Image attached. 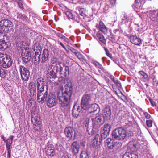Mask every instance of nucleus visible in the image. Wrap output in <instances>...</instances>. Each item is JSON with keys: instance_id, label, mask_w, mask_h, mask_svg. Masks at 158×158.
<instances>
[{"instance_id": "obj_1", "label": "nucleus", "mask_w": 158, "mask_h": 158, "mask_svg": "<svg viewBox=\"0 0 158 158\" xmlns=\"http://www.w3.org/2000/svg\"><path fill=\"white\" fill-rule=\"evenodd\" d=\"M58 82L61 85H64L65 83V79L64 77H61L58 78ZM65 88V90L63 92L62 90L63 89V86L61 85L60 86V90L57 92V97L59 100L60 104L63 107L67 106L69 104L73 90L71 85H66Z\"/></svg>"}, {"instance_id": "obj_2", "label": "nucleus", "mask_w": 158, "mask_h": 158, "mask_svg": "<svg viewBox=\"0 0 158 158\" xmlns=\"http://www.w3.org/2000/svg\"><path fill=\"white\" fill-rule=\"evenodd\" d=\"M36 85L37 100L39 102L43 103L46 100L48 96V86L45 84L44 79L41 78L37 79Z\"/></svg>"}, {"instance_id": "obj_3", "label": "nucleus", "mask_w": 158, "mask_h": 158, "mask_svg": "<svg viewBox=\"0 0 158 158\" xmlns=\"http://www.w3.org/2000/svg\"><path fill=\"white\" fill-rule=\"evenodd\" d=\"M111 134L113 138L118 140L123 141L127 136V133L124 129L120 127L113 131Z\"/></svg>"}, {"instance_id": "obj_4", "label": "nucleus", "mask_w": 158, "mask_h": 158, "mask_svg": "<svg viewBox=\"0 0 158 158\" xmlns=\"http://www.w3.org/2000/svg\"><path fill=\"white\" fill-rule=\"evenodd\" d=\"M12 63L9 56L6 54L0 52V64L4 68H7L10 67Z\"/></svg>"}, {"instance_id": "obj_5", "label": "nucleus", "mask_w": 158, "mask_h": 158, "mask_svg": "<svg viewBox=\"0 0 158 158\" xmlns=\"http://www.w3.org/2000/svg\"><path fill=\"white\" fill-rule=\"evenodd\" d=\"M0 26L2 30L9 32L12 31L13 25L10 20L3 19L0 21Z\"/></svg>"}, {"instance_id": "obj_6", "label": "nucleus", "mask_w": 158, "mask_h": 158, "mask_svg": "<svg viewBox=\"0 0 158 158\" xmlns=\"http://www.w3.org/2000/svg\"><path fill=\"white\" fill-rule=\"evenodd\" d=\"M59 71V66L56 63H53L50 65L47 70V77L50 75L52 78L57 77L56 74Z\"/></svg>"}, {"instance_id": "obj_7", "label": "nucleus", "mask_w": 158, "mask_h": 158, "mask_svg": "<svg viewBox=\"0 0 158 158\" xmlns=\"http://www.w3.org/2000/svg\"><path fill=\"white\" fill-rule=\"evenodd\" d=\"M90 95L87 94L84 95L81 102L82 108L85 110H87L89 107L91 102L93 101Z\"/></svg>"}, {"instance_id": "obj_8", "label": "nucleus", "mask_w": 158, "mask_h": 158, "mask_svg": "<svg viewBox=\"0 0 158 158\" xmlns=\"http://www.w3.org/2000/svg\"><path fill=\"white\" fill-rule=\"evenodd\" d=\"M104 116L101 114H97L95 117L93 119L92 125L93 127L97 129L103 124L104 122Z\"/></svg>"}, {"instance_id": "obj_9", "label": "nucleus", "mask_w": 158, "mask_h": 158, "mask_svg": "<svg viewBox=\"0 0 158 158\" xmlns=\"http://www.w3.org/2000/svg\"><path fill=\"white\" fill-rule=\"evenodd\" d=\"M18 69L22 80L27 81L29 77L30 72L28 69L23 65H19Z\"/></svg>"}, {"instance_id": "obj_10", "label": "nucleus", "mask_w": 158, "mask_h": 158, "mask_svg": "<svg viewBox=\"0 0 158 158\" xmlns=\"http://www.w3.org/2000/svg\"><path fill=\"white\" fill-rule=\"evenodd\" d=\"M46 101L48 106L50 108L56 106L58 102L56 97L53 92L49 93Z\"/></svg>"}, {"instance_id": "obj_11", "label": "nucleus", "mask_w": 158, "mask_h": 158, "mask_svg": "<svg viewBox=\"0 0 158 158\" xmlns=\"http://www.w3.org/2000/svg\"><path fill=\"white\" fill-rule=\"evenodd\" d=\"M35 52L33 60L34 61H39L40 58L42 48L39 43H36L34 45L33 48Z\"/></svg>"}, {"instance_id": "obj_12", "label": "nucleus", "mask_w": 158, "mask_h": 158, "mask_svg": "<svg viewBox=\"0 0 158 158\" xmlns=\"http://www.w3.org/2000/svg\"><path fill=\"white\" fill-rule=\"evenodd\" d=\"M31 120L33 123L35 130H38L40 129V124L41 123V120L39 117V116L37 114H34L31 116Z\"/></svg>"}, {"instance_id": "obj_13", "label": "nucleus", "mask_w": 158, "mask_h": 158, "mask_svg": "<svg viewBox=\"0 0 158 158\" xmlns=\"http://www.w3.org/2000/svg\"><path fill=\"white\" fill-rule=\"evenodd\" d=\"M49 51L47 49H44L42 54L41 57V63L43 67L44 65L47 66L48 65L47 62H46L48 60L49 56Z\"/></svg>"}, {"instance_id": "obj_14", "label": "nucleus", "mask_w": 158, "mask_h": 158, "mask_svg": "<svg viewBox=\"0 0 158 158\" xmlns=\"http://www.w3.org/2000/svg\"><path fill=\"white\" fill-rule=\"evenodd\" d=\"M28 89L30 92L31 97H32V98H36V86L35 83L33 82L29 83Z\"/></svg>"}, {"instance_id": "obj_15", "label": "nucleus", "mask_w": 158, "mask_h": 158, "mask_svg": "<svg viewBox=\"0 0 158 158\" xmlns=\"http://www.w3.org/2000/svg\"><path fill=\"white\" fill-rule=\"evenodd\" d=\"M102 112L103 113L102 115L104 116L106 119L108 120L110 118L111 111V109L109 106L105 105L103 107Z\"/></svg>"}, {"instance_id": "obj_16", "label": "nucleus", "mask_w": 158, "mask_h": 158, "mask_svg": "<svg viewBox=\"0 0 158 158\" xmlns=\"http://www.w3.org/2000/svg\"><path fill=\"white\" fill-rule=\"evenodd\" d=\"M64 133L66 136L69 139L72 138L73 136H74V137L75 136L74 130L72 127L69 126L65 128Z\"/></svg>"}, {"instance_id": "obj_17", "label": "nucleus", "mask_w": 158, "mask_h": 158, "mask_svg": "<svg viewBox=\"0 0 158 158\" xmlns=\"http://www.w3.org/2000/svg\"><path fill=\"white\" fill-rule=\"evenodd\" d=\"M130 42L133 44L139 46L142 44V40L135 35H133L130 37Z\"/></svg>"}, {"instance_id": "obj_18", "label": "nucleus", "mask_w": 158, "mask_h": 158, "mask_svg": "<svg viewBox=\"0 0 158 158\" xmlns=\"http://www.w3.org/2000/svg\"><path fill=\"white\" fill-rule=\"evenodd\" d=\"M80 107L78 105L75 104L73 107L72 109V114L73 116L75 118H77L79 115L80 112Z\"/></svg>"}, {"instance_id": "obj_19", "label": "nucleus", "mask_w": 158, "mask_h": 158, "mask_svg": "<svg viewBox=\"0 0 158 158\" xmlns=\"http://www.w3.org/2000/svg\"><path fill=\"white\" fill-rule=\"evenodd\" d=\"M13 138L14 136L12 135L10 136L8 139L4 136L2 137V139L6 143V149H11V146L12 143Z\"/></svg>"}, {"instance_id": "obj_20", "label": "nucleus", "mask_w": 158, "mask_h": 158, "mask_svg": "<svg viewBox=\"0 0 158 158\" xmlns=\"http://www.w3.org/2000/svg\"><path fill=\"white\" fill-rule=\"evenodd\" d=\"M79 143L77 142H73L71 146V150L73 153L74 154H77L79 150Z\"/></svg>"}, {"instance_id": "obj_21", "label": "nucleus", "mask_w": 158, "mask_h": 158, "mask_svg": "<svg viewBox=\"0 0 158 158\" xmlns=\"http://www.w3.org/2000/svg\"><path fill=\"white\" fill-rule=\"evenodd\" d=\"M137 144L132 142H130L128 144V151L129 152H137Z\"/></svg>"}, {"instance_id": "obj_22", "label": "nucleus", "mask_w": 158, "mask_h": 158, "mask_svg": "<svg viewBox=\"0 0 158 158\" xmlns=\"http://www.w3.org/2000/svg\"><path fill=\"white\" fill-rule=\"evenodd\" d=\"M98 28L99 31L102 32L104 34L106 33L107 32V28L102 21H100L99 23Z\"/></svg>"}, {"instance_id": "obj_23", "label": "nucleus", "mask_w": 158, "mask_h": 158, "mask_svg": "<svg viewBox=\"0 0 158 158\" xmlns=\"http://www.w3.org/2000/svg\"><path fill=\"white\" fill-rule=\"evenodd\" d=\"M17 18L18 19L19 21L22 22H25L28 19V18L25 15L19 13H17Z\"/></svg>"}, {"instance_id": "obj_24", "label": "nucleus", "mask_w": 158, "mask_h": 158, "mask_svg": "<svg viewBox=\"0 0 158 158\" xmlns=\"http://www.w3.org/2000/svg\"><path fill=\"white\" fill-rule=\"evenodd\" d=\"M45 152L47 155L50 156H53L55 154L53 148L48 146L45 148Z\"/></svg>"}, {"instance_id": "obj_25", "label": "nucleus", "mask_w": 158, "mask_h": 158, "mask_svg": "<svg viewBox=\"0 0 158 158\" xmlns=\"http://www.w3.org/2000/svg\"><path fill=\"white\" fill-rule=\"evenodd\" d=\"M8 47V44L7 42H5V40L0 41V49L4 50L6 49Z\"/></svg>"}, {"instance_id": "obj_26", "label": "nucleus", "mask_w": 158, "mask_h": 158, "mask_svg": "<svg viewBox=\"0 0 158 158\" xmlns=\"http://www.w3.org/2000/svg\"><path fill=\"white\" fill-rule=\"evenodd\" d=\"M108 148L110 149L114 148V141L111 139H108L106 141Z\"/></svg>"}, {"instance_id": "obj_27", "label": "nucleus", "mask_w": 158, "mask_h": 158, "mask_svg": "<svg viewBox=\"0 0 158 158\" xmlns=\"http://www.w3.org/2000/svg\"><path fill=\"white\" fill-rule=\"evenodd\" d=\"M71 51L72 52L74 53L79 60H82L83 59V56L73 48L72 49Z\"/></svg>"}, {"instance_id": "obj_28", "label": "nucleus", "mask_w": 158, "mask_h": 158, "mask_svg": "<svg viewBox=\"0 0 158 158\" xmlns=\"http://www.w3.org/2000/svg\"><path fill=\"white\" fill-rule=\"evenodd\" d=\"M97 36L99 40L104 44H106V41L105 39L104 36L100 33L99 31H98L97 33Z\"/></svg>"}, {"instance_id": "obj_29", "label": "nucleus", "mask_w": 158, "mask_h": 158, "mask_svg": "<svg viewBox=\"0 0 158 158\" xmlns=\"http://www.w3.org/2000/svg\"><path fill=\"white\" fill-rule=\"evenodd\" d=\"M99 108L98 105L96 103L90 104L89 107L87 109L89 111L94 112L97 110Z\"/></svg>"}, {"instance_id": "obj_30", "label": "nucleus", "mask_w": 158, "mask_h": 158, "mask_svg": "<svg viewBox=\"0 0 158 158\" xmlns=\"http://www.w3.org/2000/svg\"><path fill=\"white\" fill-rule=\"evenodd\" d=\"M146 0H135V3L134 6L137 9H139L142 3L145 2Z\"/></svg>"}, {"instance_id": "obj_31", "label": "nucleus", "mask_w": 158, "mask_h": 158, "mask_svg": "<svg viewBox=\"0 0 158 158\" xmlns=\"http://www.w3.org/2000/svg\"><path fill=\"white\" fill-rule=\"evenodd\" d=\"M102 139L101 136H100L99 135L97 134L95 135L94 139V143L97 145H99L101 143L102 141L103 140Z\"/></svg>"}, {"instance_id": "obj_32", "label": "nucleus", "mask_w": 158, "mask_h": 158, "mask_svg": "<svg viewBox=\"0 0 158 158\" xmlns=\"http://www.w3.org/2000/svg\"><path fill=\"white\" fill-rule=\"evenodd\" d=\"M31 59L30 55L29 53L27 52L26 55L22 57V60L23 62L26 63L29 62Z\"/></svg>"}, {"instance_id": "obj_33", "label": "nucleus", "mask_w": 158, "mask_h": 158, "mask_svg": "<svg viewBox=\"0 0 158 158\" xmlns=\"http://www.w3.org/2000/svg\"><path fill=\"white\" fill-rule=\"evenodd\" d=\"M111 128V126L108 123H107L104 124V126L101 128V129L105 131L110 132Z\"/></svg>"}, {"instance_id": "obj_34", "label": "nucleus", "mask_w": 158, "mask_h": 158, "mask_svg": "<svg viewBox=\"0 0 158 158\" xmlns=\"http://www.w3.org/2000/svg\"><path fill=\"white\" fill-rule=\"evenodd\" d=\"M101 136L102 139H105L109 135V132L105 131L101 129Z\"/></svg>"}, {"instance_id": "obj_35", "label": "nucleus", "mask_w": 158, "mask_h": 158, "mask_svg": "<svg viewBox=\"0 0 158 158\" xmlns=\"http://www.w3.org/2000/svg\"><path fill=\"white\" fill-rule=\"evenodd\" d=\"M6 71L4 69L0 67V76L2 78L5 77L6 75Z\"/></svg>"}, {"instance_id": "obj_36", "label": "nucleus", "mask_w": 158, "mask_h": 158, "mask_svg": "<svg viewBox=\"0 0 158 158\" xmlns=\"http://www.w3.org/2000/svg\"><path fill=\"white\" fill-rule=\"evenodd\" d=\"M114 150H117L118 149L120 148L122 146L121 143L120 142L114 141Z\"/></svg>"}, {"instance_id": "obj_37", "label": "nucleus", "mask_w": 158, "mask_h": 158, "mask_svg": "<svg viewBox=\"0 0 158 158\" xmlns=\"http://www.w3.org/2000/svg\"><path fill=\"white\" fill-rule=\"evenodd\" d=\"M89 112L88 114V115L89 117L91 119L92 121V122H93V119L96 117L97 114H95L94 113V112H93L92 111H89Z\"/></svg>"}, {"instance_id": "obj_38", "label": "nucleus", "mask_w": 158, "mask_h": 158, "mask_svg": "<svg viewBox=\"0 0 158 158\" xmlns=\"http://www.w3.org/2000/svg\"><path fill=\"white\" fill-rule=\"evenodd\" d=\"M80 158H89L88 154L85 151H83L81 153Z\"/></svg>"}, {"instance_id": "obj_39", "label": "nucleus", "mask_w": 158, "mask_h": 158, "mask_svg": "<svg viewBox=\"0 0 158 158\" xmlns=\"http://www.w3.org/2000/svg\"><path fill=\"white\" fill-rule=\"evenodd\" d=\"M93 64L95 66L98 67L99 68L101 69L102 70H104V68H103L101 64H100L99 63L97 62H96V61L94 62L93 63Z\"/></svg>"}, {"instance_id": "obj_40", "label": "nucleus", "mask_w": 158, "mask_h": 158, "mask_svg": "<svg viewBox=\"0 0 158 158\" xmlns=\"http://www.w3.org/2000/svg\"><path fill=\"white\" fill-rule=\"evenodd\" d=\"M112 81L117 85L119 87L121 88L122 85L121 83H120L116 78H114V79L112 80Z\"/></svg>"}, {"instance_id": "obj_41", "label": "nucleus", "mask_w": 158, "mask_h": 158, "mask_svg": "<svg viewBox=\"0 0 158 158\" xmlns=\"http://www.w3.org/2000/svg\"><path fill=\"white\" fill-rule=\"evenodd\" d=\"M103 48L104 49L105 52L106 53V55L109 57L110 58H112V55L108 51V50L105 47H103Z\"/></svg>"}, {"instance_id": "obj_42", "label": "nucleus", "mask_w": 158, "mask_h": 158, "mask_svg": "<svg viewBox=\"0 0 158 158\" xmlns=\"http://www.w3.org/2000/svg\"><path fill=\"white\" fill-rule=\"evenodd\" d=\"M64 71V75L65 77H66L69 73V68L68 66H65Z\"/></svg>"}, {"instance_id": "obj_43", "label": "nucleus", "mask_w": 158, "mask_h": 158, "mask_svg": "<svg viewBox=\"0 0 158 158\" xmlns=\"http://www.w3.org/2000/svg\"><path fill=\"white\" fill-rule=\"evenodd\" d=\"M66 15L69 18L72 19H74V17L73 16V14L70 11H67L66 12Z\"/></svg>"}, {"instance_id": "obj_44", "label": "nucleus", "mask_w": 158, "mask_h": 158, "mask_svg": "<svg viewBox=\"0 0 158 158\" xmlns=\"http://www.w3.org/2000/svg\"><path fill=\"white\" fill-rule=\"evenodd\" d=\"M147 126L148 127H151L152 126V121L151 120H147L146 121Z\"/></svg>"}, {"instance_id": "obj_45", "label": "nucleus", "mask_w": 158, "mask_h": 158, "mask_svg": "<svg viewBox=\"0 0 158 158\" xmlns=\"http://www.w3.org/2000/svg\"><path fill=\"white\" fill-rule=\"evenodd\" d=\"M131 158H138V156L137 152H131Z\"/></svg>"}, {"instance_id": "obj_46", "label": "nucleus", "mask_w": 158, "mask_h": 158, "mask_svg": "<svg viewBox=\"0 0 158 158\" xmlns=\"http://www.w3.org/2000/svg\"><path fill=\"white\" fill-rule=\"evenodd\" d=\"M139 73L143 76L144 78L146 79L148 77L147 75L143 71H139Z\"/></svg>"}, {"instance_id": "obj_47", "label": "nucleus", "mask_w": 158, "mask_h": 158, "mask_svg": "<svg viewBox=\"0 0 158 158\" xmlns=\"http://www.w3.org/2000/svg\"><path fill=\"white\" fill-rule=\"evenodd\" d=\"M109 39L110 40L113 41L115 40V35L110 34V36L109 37Z\"/></svg>"}, {"instance_id": "obj_48", "label": "nucleus", "mask_w": 158, "mask_h": 158, "mask_svg": "<svg viewBox=\"0 0 158 158\" xmlns=\"http://www.w3.org/2000/svg\"><path fill=\"white\" fill-rule=\"evenodd\" d=\"M58 43L65 49V50L67 52H69L67 49V48L64 46V45L62 43L59 41L58 42Z\"/></svg>"}, {"instance_id": "obj_49", "label": "nucleus", "mask_w": 158, "mask_h": 158, "mask_svg": "<svg viewBox=\"0 0 158 158\" xmlns=\"http://www.w3.org/2000/svg\"><path fill=\"white\" fill-rule=\"evenodd\" d=\"M144 115L146 119H149L151 117L150 115L147 112H144Z\"/></svg>"}, {"instance_id": "obj_50", "label": "nucleus", "mask_w": 158, "mask_h": 158, "mask_svg": "<svg viewBox=\"0 0 158 158\" xmlns=\"http://www.w3.org/2000/svg\"><path fill=\"white\" fill-rule=\"evenodd\" d=\"M3 40H5V42H7V43H8V37L6 35H4V36H3Z\"/></svg>"}, {"instance_id": "obj_51", "label": "nucleus", "mask_w": 158, "mask_h": 158, "mask_svg": "<svg viewBox=\"0 0 158 158\" xmlns=\"http://www.w3.org/2000/svg\"><path fill=\"white\" fill-rule=\"evenodd\" d=\"M127 19V15L126 13H124L123 15L122 19L123 20H124Z\"/></svg>"}, {"instance_id": "obj_52", "label": "nucleus", "mask_w": 158, "mask_h": 158, "mask_svg": "<svg viewBox=\"0 0 158 158\" xmlns=\"http://www.w3.org/2000/svg\"><path fill=\"white\" fill-rule=\"evenodd\" d=\"M149 100L150 101V102L152 106H156L155 102L152 99L150 98Z\"/></svg>"}, {"instance_id": "obj_53", "label": "nucleus", "mask_w": 158, "mask_h": 158, "mask_svg": "<svg viewBox=\"0 0 158 158\" xmlns=\"http://www.w3.org/2000/svg\"><path fill=\"white\" fill-rule=\"evenodd\" d=\"M110 4L112 5L113 6L115 4L116 2V0H110Z\"/></svg>"}, {"instance_id": "obj_54", "label": "nucleus", "mask_w": 158, "mask_h": 158, "mask_svg": "<svg viewBox=\"0 0 158 158\" xmlns=\"http://www.w3.org/2000/svg\"><path fill=\"white\" fill-rule=\"evenodd\" d=\"M7 151V153H8L7 156L10 158V153H11V149H6Z\"/></svg>"}, {"instance_id": "obj_55", "label": "nucleus", "mask_w": 158, "mask_h": 158, "mask_svg": "<svg viewBox=\"0 0 158 158\" xmlns=\"http://www.w3.org/2000/svg\"><path fill=\"white\" fill-rule=\"evenodd\" d=\"M18 3V5L20 8H22L23 7V5L22 3L20 2H17Z\"/></svg>"}, {"instance_id": "obj_56", "label": "nucleus", "mask_w": 158, "mask_h": 158, "mask_svg": "<svg viewBox=\"0 0 158 158\" xmlns=\"http://www.w3.org/2000/svg\"><path fill=\"white\" fill-rule=\"evenodd\" d=\"M123 158H129L128 157V155L127 154V152H125L123 156Z\"/></svg>"}, {"instance_id": "obj_57", "label": "nucleus", "mask_w": 158, "mask_h": 158, "mask_svg": "<svg viewBox=\"0 0 158 158\" xmlns=\"http://www.w3.org/2000/svg\"><path fill=\"white\" fill-rule=\"evenodd\" d=\"M56 35L59 37V38H60V39H61V38H62V37L63 36V34H61L60 33H56Z\"/></svg>"}, {"instance_id": "obj_58", "label": "nucleus", "mask_w": 158, "mask_h": 158, "mask_svg": "<svg viewBox=\"0 0 158 158\" xmlns=\"http://www.w3.org/2000/svg\"><path fill=\"white\" fill-rule=\"evenodd\" d=\"M59 84L58 81L57 82L54 81L52 83V85H53L54 86H57Z\"/></svg>"}, {"instance_id": "obj_59", "label": "nucleus", "mask_w": 158, "mask_h": 158, "mask_svg": "<svg viewBox=\"0 0 158 158\" xmlns=\"http://www.w3.org/2000/svg\"><path fill=\"white\" fill-rule=\"evenodd\" d=\"M73 48L70 47V46H69V45H67V48L69 50L71 51Z\"/></svg>"}, {"instance_id": "obj_60", "label": "nucleus", "mask_w": 158, "mask_h": 158, "mask_svg": "<svg viewBox=\"0 0 158 158\" xmlns=\"http://www.w3.org/2000/svg\"><path fill=\"white\" fill-rule=\"evenodd\" d=\"M63 68L60 66L59 67V71H60V72H61L63 70Z\"/></svg>"}, {"instance_id": "obj_61", "label": "nucleus", "mask_w": 158, "mask_h": 158, "mask_svg": "<svg viewBox=\"0 0 158 158\" xmlns=\"http://www.w3.org/2000/svg\"><path fill=\"white\" fill-rule=\"evenodd\" d=\"M66 42H67V43H69V39L67 38V37L64 40Z\"/></svg>"}, {"instance_id": "obj_62", "label": "nucleus", "mask_w": 158, "mask_h": 158, "mask_svg": "<svg viewBox=\"0 0 158 158\" xmlns=\"http://www.w3.org/2000/svg\"><path fill=\"white\" fill-rule=\"evenodd\" d=\"M127 153L128 155V157H129V158H131V152H127Z\"/></svg>"}, {"instance_id": "obj_63", "label": "nucleus", "mask_w": 158, "mask_h": 158, "mask_svg": "<svg viewBox=\"0 0 158 158\" xmlns=\"http://www.w3.org/2000/svg\"><path fill=\"white\" fill-rule=\"evenodd\" d=\"M110 78L112 80L115 78L112 75H111L110 76Z\"/></svg>"}, {"instance_id": "obj_64", "label": "nucleus", "mask_w": 158, "mask_h": 158, "mask_svg": "<svg viewBox=\"0 0 158 158\" xmlns=\"http://www.w3.org/2000/svg\"><path fill=\"white\" fill-rule=\"evenodd\" d=\"M62 158H69L67 155H64L62 156Z\"/></svg>"}]
</instances>
